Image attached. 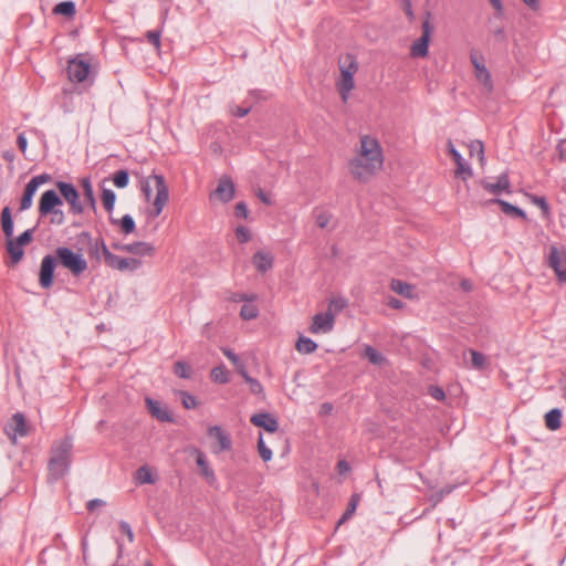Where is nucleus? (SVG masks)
Masks as SVG:
<instances>
[{
  "instance_id": "nucleus-27",
  "label": "nucleus",
  "mask_w": 566,
  "mask_h": 566,
  "mask_svg": "<svg viewBox=\"0 0 566 566\" xmlns=\"http://www.w3.org/2000/svg\"><path fill=\"white\" fill-rule=\"evenodd\" d=\"M1 229L4 233L7 243L13 237V221L9 207H4L1 211Z\"/></svg>"
},
{
  "instance_id": "nucleus-5",
  "label": "nucleus",
  "mask_w": 566,
  "mask_h": 566,
  "mask_svg": "<svg viewBox=\"0 0 566 566\" xmlns=\"http://www.w3.org/2000/svg\"><path fill=\"white\" fill-rule=\"evenodd\" d=\"M55 252L61 264L73 275L78 276L86 271L87 262L81 253H75L66 247H60Z\"/></svg>"
},
{
  "instance_id": "nucleus-52",
  "label": "nucleus",
  "mask_w": 566,
  "mask_h": 566,
  "mask_svg": "<svg viewBox=\"0 0 566 566\" xmlns=\"http://www.w3.org/2000/svg\"><path fill=\"white\" fill-rule=\"evenodd\" d=\"M235 235L238 241L241 243H245L251 239L250 231L243 226H240L235 229Z\"/></svg>"
},
{
  "instance_id": "nucleus-40",
  "label": "nucleus",
  "mask_w": 566,
  "mask_h": 566,
  "mask_svg": "<svg viewBox=\"0 0 566 566\" xmlns=\"http://www.w3.org/2000/svg\"><path fill=\"white\" fill-rule=\"evenodd\" d=\"M103 206L107 212H112L116 201V195L112 189L104 188L102 190Z\"/></svg>"
},
{
  "instance_id": "nucleus-56",
  "label": "nucleus",
  "mask_w": 566,
  "mask_h": 566,
  "mask_svg": "<svg viewBox=\"0 0 566 566\" xmlns=\"http://www.w3.org/2000/svg\"><path fill=\"white\" fill-rule=\"evenodd\" d=\"M355 511H356V504H348L346 511L339 518L338 524H342L345 521H347L348 518H350Z\"/></svg>"
},
{
  "instance_id": "nucleus-54",
  "label": "nucleus",
  "mask_w": 566,
  "mask_h": 566,
  "mask_svg": "<svg viewBox=\"0 0 566 566\" xmlns=\"http://www.w3.org/2000/svg\"><path fill=\"white\" fill-rule=\"evenodd\" d=\"M119 530L122 533H124L127 536V538L130 543L134 542V533H133L130 525L127 522L120 521Z\"/></svg>"
},
{
  "instance_id": "nucleus-29",
  "label": "nucleus",
  "mask_w": 566,
  "mask_h": 566,
  "mask_svg": "<svg viewBox=\"0 0 566 566\" xmlns=\"http://www.w3.org/2000/svg\"><path fill=\"white\" fill-rule=\"evenodd\" d=\"M562 409L553 408L548 412L545 413L544 420L547 429L555 431L562 426Z\"/></svg>"
},
{
  "instance_id": "nucleus-41",
  "label": "nucleus",
  "mask_w": 566,
  "mask_h": 566,
  "mask_svg": "<svg viewBox=\"0 0 566 566\" xmlns=\"http://www.w3.org/2000/svg\"><path fill=\"white\" fill-rule=\"evenodd\" d=\"M346 306H347V301L344 297H342V296L333 297L328 303V308L326 312L333 313L334 317H335Z\"/></svg>"
},
{
  "instance_id": "nucleus-61",
  "label": "nucleus",
  "mask_w": 566,
  "mask_h": 566,
  "mask_svg": "<svg viewBox=\"0 0 566 566\" xmlns=\"http://www.w3.org/2000/svg\"><path fill=\"white\" fill-rule=\"evenodd\" d=\"M332 411H333V405H332V403H329V402H324V403L321 406L319 415H322V416H327V415H329Z\"/></svg>"
},
{
  "instance_id": "nucleus-21",
  "label": "nucleus",
  "mask_w": 566,
  "mask_h": 566,
  "mask_svg": "<svg viewBox=\"0 0 566 566\" xmlns=\"http://www.w3.org/2000/svg\"><path fill=\"white\" fill-rule=\"evenodd\" d=\"M250 421L271 433L275 432L279 428L277 420L268 412L255 413L251 417Z\"/></svg>"
},
{
  "instance_id": "nucleus-2",
  "label": "nucleus",
  "mask_w": 566,
  "mask_h": 566,
  "mask_svg": "<svg viewBox=\"0 0 566 566\" xmlns=\"http://www.w3.org/2000/svg\"><path fill=\"white\" fill-rule=\"evenodd\" d=\"M72 441L67 438L54 442L49 460V480L56 481L67 471L71 462Z\"/></svg>"
},
{
  "instance_id": "nucleus-60",
  "label": "nucleus",
  "mask_w": 566,
  "mask_h": 566,
  "mask_svg": "<svg viewBox=\"0 0 566 566\" xmlns=\"http://www.w3.org/2000/svg\"><path fill=\"white\" fill-rule=\"evenodd\" d=\"M388 306L395 310H400L403 307V303L396 297H390L388 300Z\"/></svg>"
},
{
  "instance_id": "nucleus-13",
  "label": "nucleus",
  "mask_w": 566,
  "mask_h": 566,
  "mask_svg": "<svg viewBox=\"0 0 566 566\" xmlns=\"http://www.w3.org/2000/svg\"><path fill=\"white\" fill-rule=\"evenodd\" d=\"M208 436L217 442V444L211 447L214 453L229 451L231 449L232 442L230 436L220 426L209 427Z\"/></svg>"
},
{
  "instance_id": "nucleus-62",
  "label": "nucleus",
  "mask_w": 566,
  "mask_h": 566,
  "mask_svg": "<svg viewBox=\"0 0 566 566\" xmlns=\"http://www.w3.org/2000/svg\"><path fill=\"white\" fill-rule=\"evenodd\" d=\"M17 143H18V146H19V148L21 149V151H23V153H24V151H25V149H27L28 142H27V138L24 137V135H23V134H20V135L18 136Z\"/></svg>"
},
{
  "instance_id": "nucleus-33",
  "label": "nucleus",
  "mask_w": 566,
  "mask_h": 566,
  "mask_svg": "<svg viewBox=\"0 0 566 566\" xmlns=\"http://www.w3.org/2000/svg\"><path fill=\"white\" fill-rule=\"evenodd\" d=\"M390 289L401 295V296H405L407 298H412L413 297V286L407 282H403V281H400V280H397V279H394L391 280L390 282Z\"/></svg>"
},
{
  "instance_id": "nucleus-55",
  "label": "nucleus",
  "mask_w": 566,
  "mask_h": 566,
  "mask_svg": "<svg viewBox=\"0 0 566 566\" xmlns=\"http://www.w3.org/2000/svg\"><path fill=\"white\" fill-rule=\"evenodd\" d=\"M248 207L243 201H240L234 207V214L239 218H247L248 217Z\"/></svg>"
},
{
  "instance_id": "nucleus-23",
  "label": "nucleus",
  "mask_w": 566,
  "mask_h": 566,
  "mask_svg": "<svg viewBox=\"0 0 566 566\" xmlns=\"http://www.w3.org/2000/svg\"><path fill=\"white\" fill-rule=\"evenodd\" d=\"M124 252H128L139 256H151L155 252V248L151 243L137 241L125 244Z\"/></svg>"
},
{
  "instance_id": "nucleus-37",
  "label": "nucleus",
  "mask_w": 566,
  "mask_h": 566,
  "mask_svg": "<svg viewBox=\"0 0 566 566\" xmlns=\"http://www.w3.org/2000/svg\"><path fill=\"white\" fill-rule=\"evenodd\" d=\"M364 357L376 366H382L387 361L386 357L380 352L369 345L365 347Z\"/></svg>"
},
{
  "instance_id": "nucleus-57",
  "label": "nucleus",
  "mask_w": 566,
  "mask_h": 566,
  "mask_svg": "<svg viewBox=\"0 0 566 566\" xmlns=\"http://www.w3.org/2000/svg\"><path fill=\"white\" fill-rule=\"evenodd\" d=\"M255 298V295H248L245 293H234L231 297L233 302H242V301H253Z\"/></svg>"
},
{
  "instance_id": "nucleus-28",
  "label": "nucleus",
  "mask_w": 566,
  "mask_h": 566,
  "mask_svg": "<svg viewBox=\"0 0 566 566\" xmlns=\"http://www.w3.org/2000/svg\"><path fill=\"white\" fill-rule=\"evenodd\" d=\"M491 202L499 205L501 207L502 212L507 216L517 217V218H521L524 220L526 219V213L523 209H521L516 206H513L512 203H510L505 200L493 199V200H491Z\"/></svg>"
},
{
  "instance_id": "nucleus-51",
  "label": "nucleus",
  "mask_w": 566,
  "mask_h": 566,
  "mask_svg": "<svg viewBox=\"0 0 566 566\" xmlns=\"http://www.w3.org/2000/svg\"><path fill=\"white\" fill-rule=\"evenodd\" d=\"M532 202L537 206L544 214L549 213V206L544 197L532 196Z\"/></svg>"
},
{
  "instance_id": "nucleus-9",
  "label": "nucleus",
  "mask_w": 566,
  "mask_h": 566,
  "mask_svg": "<svg viewBox=\"0 0 566 566\" xmlns=\"http://www.w3.org/2000/svg\"><path fill=\"white\" fill-rule=\"evenodd\" d=\"M106 252V265L118 270L120 272H135L142 266V261L136 258H122L119 255L113 254L109 250H105Z\"/></svg>"
},
{
  "instance_id": "nucleus-47",
  "label": "nucleus",
  "mask_w": 566,
  "mask_h": 566,
  "mask_svg": "<svg viewBox=\"0 0 566 566\" xmlns=\"http://www.w3.org/2000/svg\"><path fill=\"white\" fill-rule=\"evenodd\" d=\"M258 314H259L258 308L255 306L249 305V304H244L240 311V316L245 321L255 318L258 316Z\"/></svg>"
},
{
  "instance_id": "nucleus-58",
  "label": "nucleus",
  "mask_w": 566,
  "mask_h": 566,
  "mask_svg": "<svg viewBox=\"0 0 566 566\" xmlns=\"http://www.w3.org/2000/svg\"><path fill=\"white\" fill-rule=\"evenodd\" d=\"M106 503L105 501L101 500V499H93V500H90L87 503H86V509L90 511V512H93L96 507L98 506H104Z\"/></svg>"
},
{
  "instance_id": "nucleus-24",
  "label": "nucleus",
  "mask_w": 566,
  "mask_h": 566,
  "mask_svg": "<svg viewBox=\"0 0 566 566\" xmlns=\"http://www.w3.org/2000/svg\"><path fill=\"white\" fill-rule=\"evenodd\" d=\"M354 75L348 71H340V80L337 83V88L343 102H346L349 92L354 88Z\"/></svg>"
},
{
  "instance_id": "nucleus-46",
  "label": "nucleus",
  "mask_w": 566,
  "mask_h": 566,
  "mask_svg": "<svg viewBox=\"0 0 566 566\" xmlns=\"http://www.w3.org/2000/svg\"><path fill=\"white\" fill-rule=\"evenodd\" d=\"M137 480L139 481V483H147V484H151L155 482L154 478H153V474L151 472L149 471L148 468L146 467H140L138 470H137Z\"/></svg>"
},
{
  "instance_id": "nucleus-45",
  "label": "nucleus",
  "mask_w": 566,
  "mask_h": 566,
  "mask_svg": "<svg viewBox=\"0 0 566 566\" xmlns=\"http://www.w3.org/2000/svg\"><path fill=\"white\" fill-rule=\"evenodd\" d=\"M258 451L264 462H269L272 459V450L265 446L262 434L259 437Z\"/></svg>"
},
{
  "instance_id": "nucleus-63",
  "label": "nucleus",
  "mask_w": 566,
  "mask_h": 566,
  "mask_svg": "<svg viewBox=\"0 0 566 566\" xmlns=\"http://www.w3.org/2000/svg\"><path fill=\"white\" fill-rule=\"evenodd\" d=\"M337 469H338L339 473H345V472L349 471L350 467H349L348 462H346L345 460H340L337 463Z\"/></svg>"
},
{
  "instance_id": "nucleus-8",
  "label": "nucleus",
  "mask_w": 566,
  "mask_h": 566,
  "mask_svg": "<svg viewBox=\"0 0 566 566\" xmlns=\"http://www.w3.org/2000/svg\"><path fill=\"white\" fill-rule=\"evenodd\" d=\"M548 265L554 270L558 281L566 283V250L552 245L549 248Z\"/></svg>"
},
{
  "instance_id": "nucleus-31",
  "label": "nucleus",
  "mask_w": 566,
  "mask_h": 566,
  "mask_svg": "<svg viewBox=\"0 0 566 566\" xmlns=\"http://www.w3.org/2000/svg\"><path fill=\"white\" fill-rule=\"evenodd\" d=\"M108 250L103 239L95 240L90 243L88 247V255L91 259L99 261L102 256H104V262L106 263V252Z\"/></svg>"
},
{
  "instance_id": "nucleus-26",
  "label": "nucleus",
  "mask_w": 566,
  "mask_h": 566,
  "mask_svg": "<svg viewBox=\"0 0 566 566\" xmlns=\"http://www.w3.org/2000/svg\"><path fill=\"white\" fill-rule=\"evenodd\" d=\"M54 15H62L67 19H73L76 14V6L74 1H62L54 6L52 9Z\"/></svg>"
},
{
  "instance_id": "nucleus-16",
  "label": "nucleus",
  "mask_w": 566,
  "mask_h": 566,
  "mask_svg": "<svg viewBox=\"0 0 566 566\" xmlns=\"http://www.w3.org/2000/svg\"><path fill=\"white\" fill-rule=\"evenodd\" d=\"M90 64L84 60L73 59L69 62L67 73L72 82L82 83L90 74Z\"/></svg>"
},
{
  "instance_id": "nucleus-32",
  "label": "nucleus",
  "mask_w": 566,
  "mask_h": 566,
  "mask_svg": "<svg viewBox=\"0 0 566 566\" xmlns=\"http://www.w3.org/2000/svg\"><path fill=\"white\" fill-rule=\"evenodd\" d=\"M210 379L217 385H226L230 380V373L224 365H218L210 371Z\"/></svg>"
},
{
  "instance_id": "nucleus-64",
  "label": "nucleus",
  "mask_w": 566,
  "mask_h": 566,
  "mask_svg": "<svg viewBox=\"0 0 566 566\" xmlns=\"http://www.w3.org/2000/svg\"><path fill=\"white\" fill-rule=\"evenodd\" d=\"M51 180V175L49 174H41V175H38V187L40 185H43L45 182H49Z\"/></svg>"
},
{
  "instance_id": "nucleus-35",
  "label": "nucleus",
  "mask_w": 566,
  "mask_h": 566,
  "mask_svg": "<svg viewBox=\"0 0 566 566\" xmlns=\"http://www.w3.org/2000/svg\"><path fill=\"white\" fill-rule=\"evenodd\" d=\"M196 463L199 467L201 474L207 479L209 483L214 482L216 476L213 470L209 467L203 453L199 452L196 459Z\"/></svg>"
},
{
  "instance_id": "nucleus-22",
  "label": "nucleus",
  "mask_w": 566,
  "mask_h": 566,
  "mask_svg": "<svg viewBox=\"0 0 566 566\" xmlns=\"http://www.w3.org/2000/svg\"><path fill=\"white\" fill-rule=\"evenodd\" d=\"M482 186L488 192L493 195H499L502 191L511 193V184L507 174L500 175L496 182L483 181Z\"/></svg>"
},
{
  "instance_id": "nucleus-36",
  "label": "nucleus",
  "mask_w": 566,
  "mask_h": 566,
  "mask_svg": "<svg viewBox=\"0 0 566 566\" xmlns=\"http://www.w3.org/2000/svg\"><path fill=\"white\" fill-rule=\"evenodd\" d=\"M174 373L177 377L179 378H182V379H190L193 377V369L192 367L182 361V360H178L174 364Z\"/></svg>"
},
{
  "instance_id": "nucleus-20",
  "label": "nucleus",
  "mask_w": 566,
  "mask_h": 566,
  "mask_svg": "<svg viewBox=\"0 0 566 566\" xmlns=\"http://www.w3.org/2000/svg\"><path fill=\"white\" fill-rule=\"evenodd\" d=\"M147 408L151 417L156 418L161 422H172L174 419L167 409V407L163 406L159 401L154 400L149 397L145 399Z\"/></svg>"
},
{
  "instance_id": "nucleus-11",
  "label": "nucleus",
  "mask_w": 566,
  "mask_h": 566,
  "mask_svg": "<svg viewBox=\"0 0 566 566\" xmlns=\"http://www.w3.org/2000/svg\"><path fill=\"white\" fill-rule=\"evenodd\" d=\"M431 32H432V27L430 24V21H429V19H426L422 22L421 36L410 48L411 56H413V57L427 56Z\"/></svg>"
},
{
  "instance_id": "nucleus-30",
  "label": "nucleus",
  "mask_w": 566,
  "mask_h": 566,
  "mask_svg": "<svg viewBox=\"0 0 566 566\" xmlns=\"http://www.w3.org/2000/svg\"><path fill=\"white\" fill-rule=\"evenodd\" d=\"M81 186L83 188L84 199H85L88 208L93 212H96V210H97L96 209V200H95L94 190H93V186H92L90 177L83 178L81 180Z\"/></svg>"
},
{
  "instance_id": "nucleus-12",
  "label": "nucleus",
  "mask_w": 566,
  "mask_h": 566,
  "mask_svg": "<svg viewBox=\"0 0 566 566\" xmlns=\"http://www.w3.org/2000/svg\"><path fill=\"white\" fill-rule=\"evenodd\" d=\"M221 352L231 361L238 374H240L245 379L247 384H249L251 388L260 387L259 381L248 375L245 363L242 356L235 354L232 349L227 347L221 348Z\"/></svg>"
},
{
  "instance_id": "nucleus-6",
  "label": "nucleus",
  "mask_w": 566,
  "mask_h": 566,
  "mask_svg": "<svg viewBox=\"0 0 566 566\" xmlns=\"http://www.w3.org/2000/svg\"><path fill=\"white\" fill-rule=\"evenodd\" d=\"M34 228L25 230L17 238H11L9 242L6 244L7 252L10 255V260L8 262L9 266L17 265L23 258L24 250L23 248L31 243L33 239Z\"/></svg>"
},
{
  "instance_id": "nucleus-34",
  "label": "nucleus",
  "mask_w": 566,
  "mask_h": 566,
  "mask_svg": "<svg viewBox=\"0 0 566 566\" xmlns=\"http://www.w3.org/2000/svg\"><path fill=\"white\" fill-rule=\"evenodd\" d=\"M34 192H35V177H32L25 186V190H24L23 197L21 199V203H20V210H25L31 207L32 197H33Z\"/></svg>"
},
{
  "instance_id": "nucleus-59",
  "label": "nucleus",
  "mask_w": 566,
  "mask_h": 566,
  "mask_svg": "<svg viewBox=\"0 0 566 566\" xmlns=\"http://www.w3.org/2000/svg\"><path fill=\"white\" fill-rule=\"evenodd\" d=\"M250 113V107H240V106H235L234 109H232V114L235 116V117H244L245 115H248Z\"/></svg>"
},
{
  "instance_id": "nucleus-15",
  "label": "nucleus",
  "mask_w": 566,
  "mask_h": 566,
  "mask_svg": "<svg viewBox=\"0 0 566 566\" xmlns=\"http://www.w3.org/2000/svg\"><path fill=\"white\" fill-rule=\"evenodd\" d=\"M56 266V258L48 254L43 258L40 269V284L44 289H49L53 283L54 270Z\"/></svg>"
},
{
  "instance_id": "nucleus-25",
  "label": "nucleus",
  "mask_w": 566,
  "mask_h": 566,
  "mask_svg": "<svg viewBox=\"0 0 566 566\" xmlns=\"http://www.w3.org/2000/svg\"><path fill=\"white\" fill-rule=\"evenodd\" d=\"M252 262L259 272L265 273L273 266V256L270 253L258 251L253 255Z\"/></svg>"
},
{
  "instance_id": "nucleus-38",
  "label": "nucleus",
  "mask_w": 566,
  "mask_h": 566,
  "mask_svg": "<svg viewBox=\"0 0 566 566\" xmlns=\"http://www.w3.org/2000/svg\"><path fill=\"white\" fill-rule=\"evenodd\" d=\"M295 347L301 354L307 355L316 350L317 344L308 337L300 336L295 344Z\"/></svg>"
},
{
  "instance_id": "nucleus-18",
  "label": "nucleus",
  "mask_w": 566,
  "mask_h": 566,
  "mask_svg": "<svg viewBox=\"0 0 566 566\" xmlns=\"http://www.w3.org/2000/svg\"><path fill=\"white\" fill-rule=\"evenodd\" d=\"M234 184L232 179L228 176H222L219 179L218 186L216 190L211 193V198L216 197L221 202H229L234 197Z\"/></svg>"
},
{
  "instance_id": "nucleus-49",
  "label": "nucleus",
  "mask_w": 566,
  "mask_h": 566,
  "mask_svg": "<svg viewBox=\"0 0 566 566\" xmlns=\"http://www.w3.org/2000/svg\"><path fill=\"white\" fill-rule=\"evenodd\" d=\"M181 401L186 409H193L198 406L197 398L191 395L189 391H180Z\"/></svg>"
},
{
  "instance_id": "nucleus-42",
  "label": "nucleus",
  "mask_w": 566,
  "mask_h": 566,
  "mask_svg": "<svg viewBox=\"0 0 566 566\" xmlns=\"http://www.w3.org/2000/svg\"><path fill=\"white\" fill-rule=\"evenodd\" d=\"M113 182L117 188H125L129 182L128 171L125 169L117 170L113 176Z\"/></svg>"
},
{
  "instance_id": "nucleus-44",
  "label": "nucleus",
  "mask_w": 566,
  "mask_h": 566,
  "mask_svg": "<svg viewBox=\"0 0 566 566\" xmlns=\"http://www.w3.org/2000/svg\"><path fill=\"white\" fill-rule=\"evenodd\" d=\"M314 217H315V220H316V224L321 228V229H324L328 226L329 221H331V213H328L327 211L325 210H314Z\"/></svg>"
},
{
  "instance_id": "nucleus-17",
  "label": "nucleus",
  "mask_w": 566,
  "mask_h": 566,
  "mask_svg": "<svg viewBox=\"0 0 566 566\" xmlns=\"http://www.w3.org/2000/svg\"><path fill=\"white\" fill-rule=\"evenodd\" d=\"M470 60L474 66L475 77L485 86L489 92H491L493 90V83L491 80V74L484 65L483 59L479 57L475 53H471Z\"/></svg>"
},
{
  "instance_id": "nucleus-7",
  "label": "nucleus",
  "mask_w": 566,
  "mask_h": 566,
  "mask_svg": "<svg viewBox=\"0 0 566 566\" xmlns=\"http://www.w3.org/2000/svg\"><path fill=\"white\" fill-rule=\"evenodd\" d=\"M55 186L62 198L69 203L70 212L72 214H82L84 212V206L80 200V192L74 185L65 181H56Z\"/></svg>"
},
{
  "instance_id": "nucleus-3",
  "label": "nucleus",
  "mask_w": 566,
  "mask_h": 566,
  "mask_svg": "<svg viewBox=\"0 0 566 566\" xmlns=\"http://www.w3.org/2000/svg\"><path fill=\"white\" fill-rule=\"evenodd\" d=\"M153 188L156 190V197L153 202L154 211L151 214L157 217L160 214L169 199L168 187L165 182V178L161 175H151L142 184V191L147 201L150 200Z\"/></svg>"
},
{
  "instance_id": "nucleus-50",
  "label": "nucleus",
  "mask_w": 566,
  "mask_h": 566,
  "mask_svg": "<svg viewBox=\"0 0 566 566\" xmlns=\"http://www.w3.org/2000/svg\"><path fill=\"white\" fill-rule=\"evenodd\" d=\"M146 39L147 41L155 46L156 50L160 49V38H161V31L160 30H150L146 32Z\"/></svg>"
},
{
  "instance_id": "nucleus-10",
  "label": "nucleus",
  "mask_w": 566,
  "mask_h": 566,
  "mask_svg": "<svg viewBox=\"0 0 566 566\" xmlns=\"http://www.w3.org/2000/svg\"><path fill=\"white\" fill-rule=\"evenodd\" d=\"M4 432L10 441L15 444L18 437H24L28 433L25 418L21 412L12 416L11 420L6 424Z\"/></svg>"
},
{
  "instance_id": "nucleus-43",
  "label": "nucleus",
  "mask_w": 566,
  "mask_h": 566,
  "mask_svg": "<svg viewBox=\"0 0 566 566\" xmlns=\"http://www.w3.org/2000/svg\"><path fill=\"white\" fill-rule=\"evenodd\" d=\"M119 226L124 234H129L135 231V221L130 214H125L119 220Z\"/></svg>"
},
{
  "instance_id": "nucleus-39",
  "label": "nucleus",
  "mask_w": 566,
  "mask_h": 566,
  "mask_svg": "<svg viewBox=\"0 0 566 566\" xmlns=\"http://www.w3.org/2000/svg\"><path fill=\"white\" fill-rule=\"evenodd\" d=\"M471 366L478 370H484L488 367V358L484 354L470 349Z\"/></svg>"
},
{
  "instance_id": "nucleus-1",
  "label": "nucleus",
  "mask_w": 566,
  "mask_h": 566,
  "mask_svg": "<svg viewBox=\"0 0 566 566\" xmlns=\"http://www.w3.org/2000/svg\"><path fill=\"white\" fill-rule=\"evenodd\" d=\"M384 165V156L379 142L368 135L360 137L357 155L348 163L349 171L360 182L368 181Z\"/></svg>"
},
{
  "instance_id": "nucleus-19",
  "label": "nucleus",
  "mask_w": 566,
  "mask_h": 566,
  "mask_svg": "<svg viewBox=\"0 0 566 566\" xmlns=\"http://www.w3.org/2000/svg\"><path fill=\"white\" fill-rule=\"evenodd\" d=\"M448 150L451 155L452 159L457 165L455 176L461 177L463 180L472 176V169L469 165L464 163L461 154L454 148L451 140L448 142Z\"/></svg>"
},
{
  "instance_id": "nucleus-53",
  "label": "nucleus",
  "mask_w": 566,
  "mask_h": 566,
  "mask_svg": "<svg viewBox=\"0 0 566 566\" xmlns=\"http://www.w3.org/2000/svg\"><path fill=\"white\" fill-rule=\"evenodd\" d=\"M349 62L347 65H340V71H348L352 75H354L357 72L358 65L355 59L350 55L346 57Z\"/></svg>"
},
{
  "instance_id": "nucleus-14",
  "label": "nucleus",
  "mask_w": 566,
  "mask_h": 566,
  "mask_svg": "<svg viewBox=\"0 0 566 566\" xmlns=\"http://www.w3.org/2000/svg\"><path fill=\"white\" fill-rule=\"evenodd\" d=\"M334 314L331 312L317 313L313 316L312 324L310 326V332L312 334L318 333H329L334 327Z\"/></svg>"
},
{
  "instance_id": "nucleus-48",
  "label": "nucleus",
  "mask_w": 566,
  "mask_h": 566,
  "mask_svg": "<svg viewBox=\"0 0 566 566\" xmlns=\"http://www.w3.org/2000/svg\"><path fill=\"white\" fill-rule=\"evenodd\" d=\"M470 155L474 156L476 155L479 157V160L483 163L484 160V145L481 140H474L470 145Z\"/></svg>"
},
{
  "instance_id": "nucleus-4",
  "label": "nucleus",
  "mask_w": 566,
  "mask_h": 566,
  "mask_svg": "<svg viewBox=\"0 0 566 566\" xmlns=\"http://www.w3.org/2000/svg\"><path fill=\"white\" fill-rule=\"evenodd\" d=\"M62 198L53 189L46 190L41 195L39 202V211L42 216L51 214L53 223L62 224L64 222V213L59 209L62 206Z\"/></svg>"
}]
</instances>
